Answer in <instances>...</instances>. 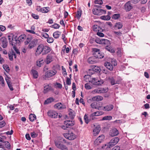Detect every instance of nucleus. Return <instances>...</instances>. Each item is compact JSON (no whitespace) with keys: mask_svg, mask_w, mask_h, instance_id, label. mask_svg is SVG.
I'll return each mask as SVG.
<instances>
[{"mask_svg":"<svg viewBox=\"0 0 150 150\" xmlns=\"http://www.w3.org/2000/svg\"><path fill=\"white\" fill-rule=\"evenodd\" d=\"M85 88L87 90L90 89L91 88V86L88 83L85 84Z\"/></svg>","mask_w":150,"mask_h":150,"instance_id":"55","label":"nucleus"},{"mask_svg":"<svg viewBox=\"0 0 150 150\" xmlns=\"http://www.w3.org/2000/svg\"><path fill=\"white\" fill-rule=\"evenodd\" d=\"M41 35L42 37L45 38H48L49 37L48 35L46 33H42Z\"/></svg>","mask_w":150,"mask_h":150,"instance_id":"60","label":"nucleus"},{"mask_svg":"<svg viewBox=\"0 0 150 150\" xmlns=\"http://www.w3.org/2000/svg\"><path fill=\"white\" fill-rule=\"evenodd\" d=\"M48 7H43V8H40V6L37 7V10L38 11L42 13H47L49 11Z\"/></svg>","mask_w":150,"mask_h":150,"instance_id":"16","label":"nucleus"},{"mask_svg":"<svg viewBox=\"0 0 150 150\" xmlns=\"http://www.w3.org/2000/svg\"><path fill=\"white\" fill-rule=\"evenodd\" d=\"M101 44L105 45H109L110 44V42L109 40L104 39H101Z\"/></svg>","mask_w":150,"mask_h":150,"instance_id":"31","label":"nucleus"},{"mask_svg":"<svg viewBox=\"0 0 150 150\" xmlns=\"http://www.w3.org/2000/svg\"><path fill=\"white\" fill-rule=\"evenodd\" d=\"M113 108V106L112 105H109L101 108V110L104 111H109L111 110Z\"/></svg>","mask_w":150,"mask_h":150,"instance_id":"19","label":"nucleus"},{"mask_svg":"<svg viewBox=\"0 0 150 150\" xmlns=\"http://www.w3.org/2000/svg\"><path fill=\"white\" fill-rule=\"evenodd\" d=\"M115 28L119 29L121 28L122 27V24L121 22H117L115 24Z\"/></svg>","mask_w":150,"mask_h":150,"instance_id":"32","label":"nucleus"},{"mask_svg":"<svg viewBox=\"0 0 150 150\" xmlns=\"http://www.w3.org/2000/svg\"><path fill=\"white\" fill-rule=\"evenodd\" d=\"M51 86L50 84L47 83L44 84V91L45 93H46L51 89Z\"/></svg>","mask_w":150,"mask_h":150,"instance_id":"30","label":"nucleus"},{"mask_svg":"<svg viewBox=\"0 0 150 150\" xmlns=\"http://www.w3.org/2000/svg\"><path fill=\"white\" fill-rule=\"evenodd\" d=\"M42 54H45L48 53L51 51L50 48L47 46L43 45Z\"/></svg>","mask_w":150,"mask_h":150,"instance_id":"21","label":"nucleus"},{"mask_svg":"<svg viewBox=\"0 0 150 150\" xmlns=\"http://www.w3.org/2000/svg\"><path fill=\"white\" fill-rule=\"evenodd\" d=\"M110 62L112 64V66L113 65L114 66H115L117 65V63L115 60L114 59H111Z\"/></svg>","mask_w":150,"mask_h":150,"instance_id":"50","label":"nucleus"},{"mask_svg":"<svg viewBox=\"0 0 150 150\" xmlns=\"http://www.w3.org/2000/svg\"><path fill=\"white\" fill-rule=\"evenodd\" d=\"M93 31H103V30L101 28L97 25H94L93 26Z\"/></svg>","mask_w":150,"mask_h":150,"instance_id":"28","label":"nucleus"},{"mask_svg":"<svg viewBox=\"0 0 150 150\" xmlns=\"http://www.w3.org/2000/svg\"><path fill=\"white\" fill-rule=\"evenodd\" d=\"M119 140V138L117 137H115L110 140V142L108 144V146L109 148L112 147L116 144Z\"/></svg>","mask_w":150,"mask_h":150,"instance_id":"2","label":"nucleus"},{"mask_svg":"<svg viewBox=\"0 0 150 150\" xmlns=\"http://www.w3.org/2000/svg\"><path fill=\"white\" fill-rule=\"evenodd\" d=\"M108 91L107 88H99L96 89L94 90V91L97 93H103L106 92Z\"/></svg>","mask_w":150,"mask_h":150,"instance_id":"13","label":"nucleus"},{"mask_svg":"<svg viewBox=\"0 0 150 150\" xmlns=\"http://www.w3.org/2000/svg\"><path fill=\"white\" fill-rule=\"evenodd\" d=\"M88 62L90 64H94L96 62V58L94 56L90 57L88 59Z\"/></svg>","mask_w":150,"mask_h":150,"instance_id":"23","label":"nucleus"},{"mask_svg":"<svg viewBox=\"0 0 150 150\" xmlns=\"http://www.w3.org/2000/svg\"><path fill=\"white\" fill-rule=\"evenodd\" d=\"M103 99V97L102 96H97L93 97L92 100L93 101H100Z\"/></svg>","mask_w":150,"mask_h":150,"instance_id":"29","label":"nucleus"},{"mask_svg":"<svg viewBox=\"0 0 150 150\" xmlns=\"http://www.w3.org/2000/svg\"><path fill=\"white\" fill-rule=\"evenodd\" d=\"M102 104L100 102H94L91 104V106L92 108L101 110L102 108Z\"/></svg>","mask_w":150,"mask_h":150,"instance_id":"4","label":"nucleus"},{"mask_svg":"<svg viewBox=\"0 0 150 150\" xmlns=\"http://www.w3.org/2000/svg\"><path fill=\"white\" fill-rule=\"evenodd\" d=\"M32 72L34 78L36 79L38 77V75L37 71L34 70H32Z\"/></svg>","mask_w":150,"mask_h":150,"instance_id":"36","label":"nucleus"},{"mask_svg":"<svg viewBox=\"0 0 150 150\" xmlns=\"http://www.w3.org/2000/svg\"><path fill=\"white\" fill-rule=\"evenodd\" d=\"M54 85L56 87L58 88H61L62 87V85L59 83H55Z\"/></svg>","mask_w":150,"mask_h":150,"instance_id":"52","label":"nucleus"},{"mask_svg":"<svg viewBox=\"0 0 150 150\" xmlns=\"http://www.w3.org/2000/svg\"><path fill=\"white\" fill-rule=\"evenodd\" d=\"M25 35H21L18 38V40L17 39V37H16V44L17 45L19 44L20 42V41H23L25 38Z\"/></svg>","mask_w":150,"mask_h":150,"instance_id":"25","label":"nucleus"},{"mask_svg":"<svg viewBox=\"0 0 150 150\" xmlns=\"http://www.w3.org/2000/svg\"><path fill=\"white\" fill-rule=\"evenodd\" d=\"M59 149L61 150H68L67 147L64 144Z\"/></svg>","mask_w":150,"mask_h":150,"instance_id":"57","label":"nucleus"},{"mask_svg":"<svg viewBox=\"0 0 150 150\" xmlns=\"http://www.w3.org/2000/svg\"><path fill=\"white\" fill-rule=\"evenodd\" d=\"M69 115L71 118L73 119L75 116V113L72 110H71L69 111Z\"/></svg>","mask_w":150,"mask_h":150,"instance_id":"33","label":"nucleus"},{"mask_svg":"<svg viewBox=\"0 0 150 150\" xmlns=\"http://www.w3.org/2000/svg\"><path fill=\"white\" fill-rule=\"evenodd\" d=\"M48 115L53 118H60L62 116L60 115H58V113L55 111L50 110L48 112Z\"/></svg>","mask_w":150,"mask_h":150,"instance_id":"5","label":"nucleus"},{"mask_svg":"<svg viewBox=\"0 0 150 150\" xmlns=\"http://www.w3.org/2000/svg\"><path fill=\"white\" fill-rule=\"evenodd\" d=\"M54 108L58 110L63 109L66 108V106L62 104L61 103H58L54 106Z\"/></svg>","mask_w":150,"mask_h":150,"instance_id":"12","label":"nucleus"},{"mask_svg":"<svg viewBox=\"0 0 150 150\" xmlns=\"http://www.w3.org/2000/svg\"><path fill=\"white\" fill-rule=\"evenodd\" d=\"M53 41V38L52 37L48 38L47 40V42L49 43H52Z\"/></svg>","mask_w":150,"mask_h":150,"instance_id":"53","label":"nucleus"},{"mask_svg":"<svg viewBox=\"0 0 150 150\" xmlns=\"http://www.w3.org/2000/svg\"><path fill=\"white\" fill-rule=\"evenodd\" d=\"M104 66L107 69L110 71H112L113 69V66L110 62H105L104 63Z\"/></svg>","mask_w":150,"mask_h":150,"instance_id":"18","label":"nucleus"},{"mask_svg":"<svg viewBox=\"0 0 150 150\" xmlns=\"http://www.w3.org/2000/svg\"><path fill=\"white\" fill-rule=\"evenodd\" d=\"M29 119L30 121L31 122L33 121L36 119L35 115L34 114H30L29 116Z\"/></svg>","mask_w":150,"mask_h":150,"instance_id":"35","label":"nucleus"},{"mask_svg":"<svg viewBox=\"0 0 150 150\" xmlns=\"http://www.w3.org/2000/svg\"><path fill=\"white\" fill-rule=\"evenodd\" d=\"M99 141H99L97 139H96L94 141V144L96 146L98 145L101 142Z\"/></svg>","mask_w":150,"mask_h":150,"instance_id":"63","label":"nucleus"},{"mask_svg":"<svg viewBox=\"0 0 150 150\" xmlns=\"http://www.w3.org/2000/svg\"><path fill=\"white\" fill-rule=\"evenodd\" d=\"M105 48L108 51L111 52H114V50H113L112 47L110 46H108V45H106L105 47Z\"/></svg>","mask_w":150,"mask_h":150,"instance_id":"40","label":"nucleus"},{"mask_svg":"<svg viewBox=\"0 0 150 150\" xmlns=\"http://www.w3.org/2000/svg\"><path fill=\"white\" fill-rule=\"evenodd\" d=\"M84 119L85 120V122L86 124H88L89 122V120L88 119V117L86 114L84 116Z\"/></svg>","mask_w":150,"mask_h":150,"instance_id":"56","label":"nucleus"},{"mask_svg":"<svg viewBox=\"0 0 150 150\" xmlns=\"http://www.w3.org/2000/svg\"><path fill=\"white\" fill-rule=\"evenodd\" d=\"M53 59V56L51 54H48L46 57L45 62L47 64H48L52 62Z\"/></svg>","mask_w":150,"mask_h":150,"instance_id":"17","label":"nucleus"},{"mask_svg":"<svg viewBox=\"0 0 150 150\" xmlns=\"http://www.w3.org/2000/svg\"><path fill=\"white\" fill-rule=\"evenodd\" d=\"M3 143H4V146L6 148L8 149H10L11 145L7 141H5L4 142H4Z\"/></svg>","mask_w":150,"mask_h":150,"instance_id":"39","label":"nucleus"},{"mask_svg":"<svg viewBox=\"0 0 150 150\" xmlns=\"http://www.w3.org/2000/svg\"><path fill=\"white\" fill-rule=\"evenodd\" d=\"M119 134L118 130L115 128H113L110 130V135L112 137L117 136Z\"/></svg>","mask_w":150,"mask_h":150,"instance_id":"11","label":"nucleus"},{"mask_svg":"<svg viewBox=\"0 0 150 150\" xmlns=\"http://www.w3.org/2000/svg\"><path fill=\"white\" fill-rule=\"evenodd\" d=\"M43 45L42 44L39 45L38 47L35 52V55H38L43 53Z\"/></svg>","mask_w":150,"mask_h":150,"instance_id":"10","label":"nucleus"},{"mask_svg":"<svg viewBox=\"0 0 150 150\" xmlns=\"http://www.w3.org/2000/svg\"><path fill=\"white\" fill-rule=\"evenodd\" d=\"M100 126L98 125L96 126L93 130V136H96L100 132Z\"/></svg>","mask_w":150,"mask_h":150,"instance_id":"20","label":"nucleus"},{"mask_svg":"<svg viewBox=\"0 0 150 150\" xmlns=\"http://www.w3.org/2000/svg\"><path fill=\"white\" fill-rule=\"evenodd\" d=\"M131 2L129 1L126 2L124 6V9L126 12H129L133 8V5Z\"/></svg>","mask_w":150,"mask_h":150,"instance_id":"6","label":"nucleus"},{"mask_svg":"<svg viewBox=\"0 0 150 150\" xmlns=\"http://www.w3.org/2000/svg\"><path fill=\"white\" fill-rule=\"evenodd\" d=\"M112 117L110 116H107L104 117L102 119L103 120H110L112 119Z\"/></svg>","mask_w":150,"mask_h":150,"instance_id":"46","label":"nucleus"},{"mask_svg":"<svg viewBox=\"0 0 150 150\" xmlns=\"http://www.w3.org/2000/svg\"><path fill=\"white\" fill-rule=\"evenodd\" d=\"M6 125V123L4 121H2L0 122V128L4 127Z\"/></svg>","mask_w":150,"mask_h":150,"instance_id":"62","label":"nucleus"},{"mask_svg":"<svg viewBox=\"0 0 150 150\" xmlns=\"http://www.w3.org/2000/svg\"><path fill=\"white\" fill-rule=\"evenodd\" d=\"M101 18L105 20H109L110 18V17L109 15L104 16L101 17Z\"/></svg>","mask_w":150,"mask_h":150,"instance_id":"42","label":"nucleus"},{"mask_svg":"<svg viewBox=\"0 0 150 150\" xmlns=\"http://www.w3.org/2000/svg\"><path fill=\"white\" fill-rule=\"evenodd\" d=\"M117 55L119 57H121L122 54V53L121 49L120 48H118L117 49Z\"/></svg>","mask_w":150,"mask_h":150,"instance_id":"48","label":"nucleus"},{"mask_svg":"<svg viewBox=\"0 0 150 150\" xmlns=\"http://www.w3.org/2000/svg\"><path fill=\"white\" fill-rule=\"evenodd\" d=\"M91 82L92 84L96 85H100L103 83V80H99L95 78L92 79Z\"/></svg>","mask_w":150,"mask_h":150,"instance_id":"9","label":"nucleus"},{"mask_svg":"<svg viewBox=\"0 0 150 150\" xmlns=\"http://www.w3.org/2000/svg\"><path fill=\"white\" fill-rule=\"evenodd\" d=\"M64 124L67 126H72L75 124V122L73 120H67L64 121Z\"/></svg>","mask_w":150,"mask_h":150,"instance_id":"24","label":"nucleus"},{"mask_svg":"<svg viewBox=\"0 0 150 150\" xmlns=\"http://www.w3.org/2000/svg\"><path fill=\"white\" fill-rule=\"evenodd\" d=\"M93 71L96 72H100V68L98 66H94L93 68Z\"/></svg>","mask_w":150,"mask_h":150,"instance_id":"45","label":"nucleus"},{"mask_svg":"<svg viewBox=\"0 0 150 150\" xmlns=\"http://www.w3.org/2000/svg\"><path fill=\"white\" fill-rule=\"evenodd\" d=\"M105 136L103 135H101L99 136L98 138H97V139L98 140L100 141V142H101L104 139Z\"/></svg>","mask_w":150,"mask_h":150,"instance_id":"44","label":"nucleus"},{"mask_svg":"<svg viewBox=\"0 0 150 150\" xmlns=\"http://www.w3.org/2000/svg\"><path fill=\"white\" fill-rule=\"evenodd\" d=\"M93 13L95 15H100L102 13H105L106 11L102 9H98V8H94L92 9Z\"/></svg>","mask_w":150,"mask_h":150,"instance_id":"8","label":"nucleus"},{"mask_svg":"<svg viewBox=\"0 0 150 150\" xmlns=\"http://www.w3.org/2000/svg\"><path fill=\"white\" fill-rule=\"evenodd\" d=\"M2 42V46L4 48L7 47L8 45V42L7 39L4 37H2L1 39Z\"/></svg>","mask_w":150,"mask_h":150,"instance_id":"15","label":"nucleus"},{"mask_svg":"<svg viewBox=\"0 0 150 150\" xmlns=\"http://www.w3.org/2000/svg\"><path fill=\"white\" fill-rule=\"evenodd\" d=\"M15 45H16V44H15L14 45H13V49L17 54H20V52H19V50L16 47Z\"/></svg>","mask_w":150,"mask_h":150,"instance_id":"49","label":"nucleus"},{"mask_svg":"<svg viewBox=\"0 0 150 150\" xmlns=\"http://www.w3.org/2000/svg\"><path fill=\"white\" fill-rule=\"evenodd\" d=\"M13 56L12 51L8 53L9 58L10 60L12 61L13 60Z\"/></svg>","mask_w":150,"mask_h":150,"instance_id":"51","label":"nucleus"},{"mask_svg":"<svg viewBox=\"0 0 150 150\" xmlns=\"http://www.w3.org/2000/svg\"><path fill=\"white\" fill-rule=\"evenodd\" d=\"M3 68L7 72H8L10 71L9 68L7 65H4L3 66Z\"/></svg>","mask_w":150,"mask_h":150,"instance_id":"47","label":"nucleus"},{"mask_svg":"<svg viewBox=\"0 0 150 150\" xmlns=\"http://www.w3.org/2000/svg\"><path fill=\"white\" fill-rule=\"evenodd\" d=\"M8 87L11 91H12L13 90V85L11 83L7 84Z\"/></svg>","mask_w":150,"mask_h":150,"instance_id":"58","label":"nucleus"},{"mask_svg":"<svg viewBox=\"0 0 150 150\" xmlns=\"http://www.w3.org/2000/svg\"><path fill=\"white\" fill-rule=\"evenodd\" d=\"M53 28L55 29L59 28L60 27V25L57 24L55 23L52 25Z\"/></svg>","mask_w":150,"mask_h":150,"instance_id":"59","label":"nucleus"},{"mask_svg":"<svg viewBox=\"0 0 150 150\" xmlns=\"http://www.w3.org/2000/svg\"><path fill=\"white\" fill-rule=\"evenodd\" d=\"M112 150H120V147L119 146H115Z\"/></svg>","mask_w":150,"mask_h":150,"instance_id":"64","label":"nucleus"},{"mask_svg":"<svg viewBox=\"0 0 150 150\" xmlns=\"http://www.w3.org/2000/svg\"><path fill=\"white\" fill-rule=\"evenodd\" d=\"M104 114V112L101 111H98L94 112L91 114L90 116H98L102 115Z\"/></svg>","mask_w":150,"mask_h":150,"instance_id":"27","label":"nucleus"},{"mask_svg":"<svg viewBox=\"0 0 150 150\" xmlns=\"http://www.w3.org/2000/svg\"><path fill=\"white\" fill-rule=\"evenodd\" d=\"M8 39L10 42L11 41H12L11 44L12 46H13L15 44H16V36L13 37V35H11L8 36Z\"/></svg>","mask_w":150,"mask_h":150,"instance_id":"14","label":"nucleus"},{"mask_svg":"<svg viewBox=\"0 0 150 150\" xmlns=\"http://www.w3.org/2000/svg\"><path fill=\"white\" fill-rule=\"evenodd\" d=\"M36 40H33L29 43L28 45V48L30 49L33 48L36 46Z\"/></svg>","mask_w":150,"mask_h":150,"instance_id":"26","label":"nucleus"},{"mask_svg":"<svg viewBox=\"0 0 150 150\" xmlns=\"http://www.w3.org/2000/svg\"><path fill=\"white\" fill-rule=\"evenodd\" d=\"M43 63V59L42 58L39 59L37 62V65L39 67H41Z\"/></svg>","mask_w":150,"mask_h":150,"instance_id":"38","label":"nucleus"},{"mask_svg":"<svg viewBox=\"0 0 150 150\" xmlns=\"http://www.w3.org/2000/svg\"><path fill=\"white\" fill-rule=\"evenodd\" d=\"M94 3L95 4L101 5L103 3V2L102 0H96L94 1Z\"/></svg>","mask_w":150,"mask_h":150,"instance_id":"54","label":"nucleus"},{"mask_svg":"<svg viewBox=\"0 0 150 150\" xmlns=\"http://www.w3.org/2000/svg\"><path fill=\"white\" fill-rule=\"evenodd\" d=\"M64 136L67 139L69 140H73L76 138V136L72 132L64 134Z\"/></svg>","mask_w":150,"mask_h":150,"instance_id":"3","label":"nucleus"},{"mask_svg":"<svg viewBox=\"0 0 150 150\" xmlns=\"http://www.w3.org/2000/svg\"><path fill=\"white\" fill-rule=\"evenodd\" d=\"M57 73V71L55 69H53L47 71L45 73V76L47 78H50L54 75Z\"/></svg>","mask_w":150,"mask_h":150,"instance_id":"7","label":"nucleus"},{"mask_svg":"<svg viewBox=\"0 0 150 150\" xmlns=\"http://www.w3.org/2000/svg\"><path fill=\"white\" fill-rule=\"evenodd\" d=\"M61 34V33L59 31H57L54 32L53 34V36L56 39L59 38V35Z\"/></svg>","mask_w":150,"mask_h":150,"instance_id":"37","label":"nucleus"},{"mask_svg":"<svg viewBox=\"0 0 150 150\" xmlns=\"http://www.w3.org/2000/svg\"><path fill=\"white\" fill-rule=\"evenodd\" d=\"M93 54L96 58L101 59L103 58L104 57V54L100 53V51L98 52L93 53Z\"/></svg>","mask_w":150,"mask_h":150,"instance_id":"22","label":"nucleus"},{"mask_svg":"<svg viewBox=\"0 0 150 150\" xmlns=\"http://www.w3.org/2000/svg\"><path fill=\"white\" fill-rule=\"evenodd\" d=\"M120 17V14L119 13H116L113 14L112 16V18L115 20H116L119 18Z\"/></svg>","mask_w":150,"mask_h":150,"instance_id":"41","label":"nucleus"},{"mask_svg":"<svg viewBox=\"0 0 150 150\" xmlns=\"http://www.w3.org/2000/svg\"><path fill=\"white\" fill-rule=\"evenodd\" d=\"M65 140L63 138L61 137H59L57 140H54V144L55 146L57 148L59 149L63 145L61 144L62 141H63L64 142H65Z\"/></svg>","mask_w":150,"mask_h":150,"instance_id":"1","label":"nucleus"},{"mask_svg":"<svg viewBox=\"0 0 150 150\" xmlns=\"http://www.w3.org/2000/svg\"><path fill=\"white\" fill-rule=\"evenodd\" d=\"M54 101V99L52 97H50L45 100L44 104H49Z\"/></svg>","mask_w":150,"mask_h":150,"instance_id":"34","label":"nucleus"},{"mask_svg":"<svg viewBox=\"0 0 150 150\" xmlns=\"http://www.w3.org/2000/svg\"><path fill=\"white\" fill-rule=\"evenodd\" d=\"M0 84L2 87H4L5 86L4 81L3 77L0 76Z\"/></svg>","mask_w":150,"mask_h":150,"instance_id":"43","label":"nucleus"},{"mask_svg":"<svg viewBox=\"0 0 150 150\" xmlns=\"http://www.w3.org/2000/svg\"><path fill=\"white\" fill-rule=\"evenodd\" d=\"M101 32L100 31H98L97 33V35L100 37H102L104 36V34Z\"/></svg>","mask_w":150,"mask_h":150,"instance_id":"61","label":"nucleus"}]
</instances>
